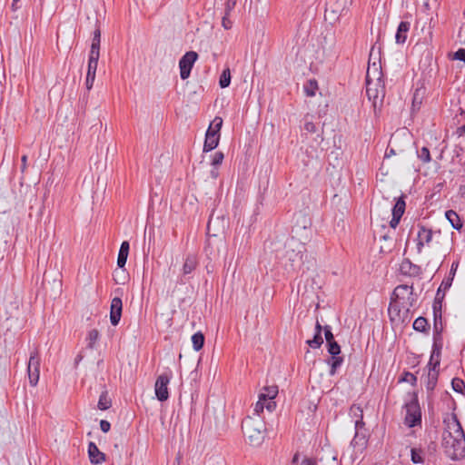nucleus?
I'll return each mask as SVG.
<instances>
[{"label": "nucleus", "mask_w": 465, "mask_h": 465, "mask_svg": "<svg viewBox=\"0 0 465 465\" xmlns=\"http://www.w3.org/2000/svg\"><path fill=\"white\" fill-rule=\"evenodd\" d=\"M375 52V46H372L366 74V94L369 100L372 102L374 110L382 104L385 97V84L382 79V73L375 62L371 64V60L376 58Z\"/></svg>", "instance_id": "f257e3e1"}, {"label": "nucleus", "mask_w": 465, "mask_h": 465, "mask_svg": "<svg viewBox=\"0 0 465 465\" xmlns=\"http://www.w3.org/2000/svg\"><path fill=\"white\" fill-rule=\"evenodd\" d=\"M442 446L451 460H459L465 456V434L457 419H453L443 432Z\"/></svg>", "instance_id": "f03ea898"}, {"label": "nucleus", "mask_w": 465, "mask_h": 465, "mask_svg": "<svg viewBox=\"0 0 465 465\" xmlns=\"http://www.w3.org/2000/svg\"><path fill=\"white\" fill-rule=\"evenodd\" d=\"M223 120L220 116H215L211 122L206 133L203 143V153H208L214 150L220 142L221 129L223 126Z\"/></svg>", "instance_id": "7ed1b4c3"}, {"label": "nucleus", "mask_w": 465, "mask_h": 465, "mask_svg": "<svg viewBox=\"0 0 465 465\" xmlns=\"http://www.w3.org/2000/svg\"><path fill=\"white\" fill-rule=\"evenodd\" d=\"M404 408L406 410L405 424L410 428L420 425L421 411L415 393L409 394V400L406 401Z\"/></svg>", "instance_id": "20e7f679"}, {"label": "nucleus", "mask_w": 465, "mask_h": 465, "mask_svg": "<svg viewBox=\"0 0 465 465\" xmlns=\"http://www.w3.org/2000/svg\"><path fill=\"white\" fill-rule=\"evenodd\" d=\"M440 348L441 347L439 346L436 342L433 344L432 353L428 364L429 371L426 377V389L428 391H433L437 384L439 376V371L437 370V367L440 365Z\"/></svg>", "instance_id": "39448f33"}, {"label": "nucleus", "mask_w": 465, "mask_h": 465, "mask_svg": "<svg viewBox=\"0 0 465 465\" xmlns=\"http://www.w3.org/2000/svg\"><path fill=\"white\" fill-rule=\"evenodd\" d=\"M256 420L248 416L242 422V430L248 444L253 447L262 445V435L258 428L255 427Z\"/></svg>", "instance_id": "423d86ee"}, {"label": "nucleus", "mask_w": 465, "mask_h": 465, "mask_svg": "<svg viewBox=\"0 0 465 465\" xmlns=\"http://www.w3.org/2000/svg\"><path fill=\"white\" fill-rule=\"evenodd\" d=\"M173 378L172 371L161 373L154 383L155 397L159 401H166L169 399L168 385Z\"/></svg>", "instance_id": "0eeeda50"}, {"label": "nucleus", "mask_w": 465, "mask_h": 465, "mask_svg": "<svg viewBox=\"0 0 465 465\" xmlns=\"http://www.w3.org/2000/svg\"><path fill=\"white\" fill-rule=\"evenodd\" d=\"M440 6L439 0H422L421 10L426 13L429 20L428 35L430 40L432 37V29L436 25L435 18L438 16L437 10Z\"/></svg>", "instance_id": "6e6552de"}, {"label": "nucleus", "mask_w": 465, "mask_h": 465, "mask_svg": "<svg viewBox=\"0 0 465 465\" xmlns=\"http://www.w3.org/2000/svg\"><path fill=\"white\" fill-rule=\"evenodd\" d=\"M198 58V54L194 51L186 52L179 61L180 76L183 80L190 76L192 68Z\"/></svg>", "instance_id": "1a4fd4ad"}, {"label": "nucleus", "mask_w": 465, "mask_h": 465, "mask_svg": "<svg viewBox=\"0 0 465 465\" xmlns=\"http://www.w3.org/2000/svg\"><path fill=\"white\" fill-rule=\"evenodd\" d=\"M435 233L440 234V232H433L431 229L427 228L423 225L419 226V231L416 239L418 253H421L424 246L430 245V243L432 242V238Z\"/></svg>", "instance_id": "9d476101"}, {"label": "nucleus", "mask_w": 465, "mask_h": 465, "mask_svg": "<svg viewBox=\"0 0 465 465\" xmlns=\"http://www.w3.org/2000/svg\"><path fill=\"white\" fill-rule=\"evenodd\" d=\"M328 345V352L331 355V359L328 361L331 364L330 374L334 375L336 370L342 364L343 358L339 356L341 353L340 345L334 341L327 343Z\"/></svg>", "instance_id": "9b49d317"}, {"label": "nucleus", "mask_w": 465, "mask_h": 465, "mask_svg": "<svg viewBox=\"0 0 465 465\" xmlns=\"http://www.w3.org/2000/svg\"><path fill=\"white\" fill-rule=\"evenodd\" d=\"M297 245V249H292L286 251V257L291 262V266L293 269H296L300 266L302 257H303V251L305 250L304 246L302 243H297L293 239H292L289 242V247H292L293 245Z\"/></svg>", "instance_id": "f8f14e48"}, {"label": "nucleus", "mask_w": 465, "mask_h": 465, "mask_svg": "<svg viewBox=\"0 0 465 465\" xmlns=\"http://www.w3.org/2000/svg\"><path fill=\"white\" fill-rule=\"evenodd\" d=\"M278 393V386H263V409L265 408L269 412H272L276 409L274 399Z\"/></svg>", "instance_id": "ddd939ff"}, {"label": "nucleus", "mask_w": 465, "mask_h": 465, "mask_svg": "<svg viewBox=\"0 0 465 465\" xmlns=\"http://www.w3.org/2000/svg\"><path fill=\"white\" fill-rule=\"evenodd\" d=\"M123 312V302L120 297H114L110 305V322L113 326H117L120 322Z\"/></svg>", "instance_id": "4468645a"}, {"label": "nucleus", "mask_w": 465, "mask_h": 465, "mask_svg": "<svg viewBox=\"0 0 465 465\" xmlns=\"http://www.w3.org/2000/svg\"><path fill=\"white\" fill-rule=\"evenodd\" d=\"M405 207H406V203L404 201V196H401L396 201V203L391 210L392 219L390 222V225L391 228L395 229L397 227V225L399 224L401 218L405 212Z\"/></svg>", "instance_id": "2eb2a0df"}, {"label": "nucleus", "mask_w": 465, "mask_h": 465, "mask_svg": "<svg viewBox=\"0 0 465 465\" xmlns=\"http://www.w3.org/2000/svg\"><path fill=\"white\" fill-rule=\"evenodd\" d=\"M412 295V287L403 284L397 286L392 293V300L405 306V300L409 301Z\"/></svg>", "instance_id": "dca6fc26"}, {"label": "nucleus", "mask_w": 465, "mask_h": 465, "mask_svg": "<svg viewBox=\"0 0 465 465\" xmlns=\"http://www.w3.org/2000/svg\"><path fill=\"white\" fill-rule=\"evenodd\" d=\"M87 451L90 462L93 465L102 464L103 462L105 461V454L100 451V450L98 449L97 445L94 442H89Z\"/></svg>", "instance_id": "f3484780"}, {"label": "nucleus", "mask_w": 465, "mask_h": 465, "mask_svg": "<svg viewBox=\"0 0 465 465\" xmlns=\"http://www.w3.org/2000/svg\"><path fill=\"white\" fill-rule=\"evenodd\" d=\"M129 251H130V243L128 241H124L121 245H120V249H119V252H118V256H117V266L118 268L120 269H124L125 264H126V262H127V258H128V255H129Z\"/></svg>", "instance_id": "a211bd4d"}, {"label": "nucleus", "mask_w": 465, "mask_h": 465, "mask_svg": "<svg viewBox=\"0 0 465 465\" xmlns=\"http://www.w3.org/2000/svg\"><path fill=\"white\" fill-rule=\"evenodd\" d=\"M411 25L409 22L401 21L398 26L395 40L397 44H404L407 39V34L410 30Z\"/></svg>", "instance_id": "6ab92c4d"}, {"label": "nucleus", "mask_w": 465, "mask_h": 465, "mask_svg": "<svg viewBox=\"0 0 465 465\" xmlns=\"http://www.w3.org/2000/svg\"><path fill=\"white\" fill-rule=\"evenodd\" d=\"M352 0H338L335 4L331 12L333 14H339V15H346L351 5Z\"/></svg>", "instance_id": "aec40b11"}, {"label": "nucleus", "mask_w": 465, "mask_h": 465, "mask_svg": "<svg viewBox=\"0 0 465 465\" xmlns=\"http://www.w3.org/2000/svg\"><path fill=\"white\" fill-rule=\"evenodd\" d=\"M99 57H100V53L89 52L86 74L95 75Z\"/></svg>", "instance_id": "412c9836"}, {"label": "nucleus", "mask_w": 465, "mask_h": 465, "mask_svg": "<svg viewBox=\"0 0 465 465\" xmlns=\"http://www.w3.org/2000/svg\"><path fill=\"white\" fill-rule=\"evenodd\" d=\"M197 259L194 255H187L183 265V273L184 275L192 273L197 267Z\"/></svg>", "instance_id": "4be33fe9"}, {"label": "nucleus", "mask_w": 465, "mask_h": 465, "mask_svg": "<svg viewBox=\"0 0 465 465\" xmlns=\"http://www.w3.org/2000/svg\"><path fill=\"white\" fill-rule=\"evenodd\" d=\"M112 406V400L109 397L108 391H104L99 396V401L97 403V408L101 411H106L110 409Z\"/></svg>", "instance_id": "5701e85b"}, {"label": "nucleus", "mask_w": 465, "mask_h": 465, "mask_svg": "<svg viewBox=\"0 0 465 465\" xmlns=\"http://www.w3.org/2000/svg\"><path fill=\"white\" fill-rule=\"evenodd\" d=\"M319 89L318 83L315 79L308 80L303 85V91L309 97H313Z\"/></svg>", "instance_id": "b1692460"}, {"label": "nucleus", "mask_w": 465, "mask_h": 465, "mask_svg": "<svg viewBox=\"0 0 465 465\" xmlns=\"http://www.w3.org/2000/svg\"><path fill=\"white\" fill-rule=\"evenodd\" d=\"M445 216L454 229L460 230L462 227L460 216L453 210L447 211Z\"/></svg>", "instance_id": "393cba45"}, {"label": "nucleus", "mask_w": 465, "mask_h": 465, "mask_svg": "<svg viewBox=\"0 0 465 465\" xmlns=\"http://www.w3.org/2000/svg\"><path fill=\"white\" fill-rule=\"evenodd\" d=\"M100 45H101V30H100V27L97 26L96 29L93 33V39H92L90 52L100 53Z\"/></svg>", "instance_id": "a878e982"}, {"label": "nucleus", "mask_w": 465, "mask_h": 465, "mask_svg": "<svg viewBox=\"0 0 465 465\" xmlns=\"http://www.w3.org/2000/svg\"><path fill=\"white\" fill-rule=\"evenodd\" d=\"M204 335L201 331H197L192 336V343L194 351H199L204 345Z\"/></svg>", "instance_id": "bb28decb"}, {"label": "nucleus", "mask_w": 465, "mask_h": 465, "mask_svg": "<svg viewBox=\"0 0 465 465\" xmlns=\"http://www.w3.org/2000/svg\"><path fill=\"white\" fill-rule=\"evenodd\" d=\"M351 413L354 416V417H357L358 419L355 420V429L356 430H359L360 428H361L363 425H364V422L362 420V410L361 409L360 406H357V405H352L351 407Z\"/></svg>", "instance_id": "cd10ccee"}, {"label": "nucleus", "mask_w": 465, "mask_h": 465, "mask_svg": "<svg viewBox=\"0 0 465 465\" xmlns=\"http://www.w3.org/2000/svg\"><path fill=\"white\" fill-rule=\"evenodd\" d=\"M40 362L41 359L38 353V351L36 349H34L30 352V357L27 364L28 369H39L40 370Z\"/></svg>", "instance_id": "c85d7f7f"}, {"label": "nucleus", "mask_w": 465, "mask_h": 465, "mask_svg": "<svg viewBox=\"0 0 465 465\" xmlns=\"http://www.w3.org/2000/svg\"><path fill=\"white\" fill-rule=\"evenodd\" d=\"M401 270H403L406 273H409L410 275H417L420 273V271L419 266L412 264L409 261L402 262Z\"/></svg>", "instance_id": "c756f323"}, {"label": "nucleus", "mask_w": 465, "mask_h": 465, "mask_svg": "<svg viewBox=\"0 0 465 465\" xmlns=\"http://www.w3.org/2000/svg\"><path fill=\"white\" fill-rule=\"evenodd\" d=\"M411 461L415 464H421L424 462L423 451L420 449L412 448L411 450Z\"/></svg>", "instance_id": "7c9ffc66"}, {"label": "nucleus", "mask_w": 465, "mask_h": 465, "mask_svg": "<svg viewBox=\"0 0 465 465\" xmlns=\"http://www.w3.org/2000/svg\"><path fill=\"white\" fill-rule=\"evenodd\" d=\"M231 84V72L230 69H224L219 79V85L221 88H226Z\"/></svg>", "instance_id": "2f4dec72"}, {"label": "nucleus", "mask_w": 465, "mask_h": 465, "mask_svg": "<svg viewBox=\"0 0 465 465\" xmlns=\"http://www.w3.org/2000/svg\"><path fill=\"white\" fill-rule=\"evenodd\" d=\"M27 374L29 379V383L31 386L35 387L37 385L40 376V370L39 369H28L27 368Z\"/></svg>", "instance_id": "473e14b6"}, {"label": "nucleus", "mask_w": 465, "mask_h": 465, "mask_svg": "<svg viewBox=\"0 0 465 465\" xmlns=\"http://www.w3.org/2000/svg\"><path fill=\"white\" fill-rule=\"evenodd\" d=\"M428 322L424 317H418L413 322V329L418 331H425Z\"/></svg>", "instance_id": "72a5a7b5"}, {"label": "nucleus", "mask_w": 465, "mask_h": 465, "mask_svg": "<svg viewBox=\"0 0 465 465\" xmlns=\"http://www.w3.org/2000/svg\"><path fill=\"white\" fill-rule=\"evenodd\" d=\"M223 159H224V154L223 152H221V151L215 152L212 155V161H211L212 166L213 167L220 166L223 163Z\"/></svg>", "instance_id": "f704fd0d"}, {"label": "nucleus", "mask_w": 465, "mask_h": 465, "mask_svg": "<svg viewBox=\"0 0 465 465\" xmlns=\"http://www.w3.org/2000/svg\"><path fill=\"white\" fill-rule=\"evenodd\" d=\"M451 385L455 391L463 393V391L465 390V383L462 380L454 378L451 381Z\"/></svg>", "instance_id": "c9c22d12"}, {"label": "nucleus", "mask_w": 465, "mask_h": 465, "mask_svg": "<svg viewBox=\"0 0 465 465\" xmlns=\"http://www.w3.org/2000/svg\"><path fill=\"white\" fill-rule=\"evenodd\" d=\"M307 343L312 348H319L323 343V339L319 333H315L313 339L308 340Z\"/></svg>", "instance_id": "e433bc0d"}, {"label": "nucleus", "mask_w": 465, "mask_h": 465, "mask_svg": "<svg viewBox=\"0 0 465 465\" xmlns=\"http://www.w3.org/2000/svg\"><path fill=\"white\" fill-rule=\"evenodd\" d=\"M99 338V332L97 330L94 329V330H91L89 332H88V336H87V340H88V346L90 348H93L94 344L96 342V341L98 340Z\"/></svg>", "instance_id": "4c0bfd02"}, {"label": "nucleus", "mask_w": 465, "mask_h": 465, "mask_svg": "<svg viewBox=\"0 0 465 465\" xmlns=\"http://www.w3.org/2000/svg\"><path fill=\"white\" fill-rule=\"evenodd\" d=\"M418 157L423 162V163H429L430 161V151L427 147H422L420 150L417 152Z\"/></svg>", "instance_id": "58836bf2"}, {"label": "nucleus", "mask_w": 465, "mask_h": 465, "mask_svg": "<svg viewBox=\"0 0 465 465\" xmlns=\"http://www.w3.org/2000/svg\"><path fill=\"white\" fill-rule=\"evenodd\" d=\"M257 401L254 408L255 414L259 417L260 413L262 412V391H258L257 392Z\"/></svg>", "instance_id": "ea45409f"}, {"label": "nucleus", "mask_w": 465, "mask_h": 465, "mask_svg": "<svg viewBox=\"0 0 465 465\" xmlns=\"http://www.w3.org/2000/svg\"><path fill=\"white\" fill-rule=\"evenodd\" d=\"M453 278L449 276L447 279L443 280L440 288L438 289V294L443 289L444 291L449 289L452 284Z\"/></svg>", "instance_id": "a19ab883"}, {"label": "nucleus", "mask_w": 465, "mask_h": 465, "mask_svg": "<svg viewBox=\"0 0 465 465\" xmlns=\"http://www.w3.org/2000/svg\"><path fill=\"white\" fill-rule=\"evenodd\" d=\"M237 0H225L224 8L226 9V15H230L235 7Z\"/></svg>", "instance_id": "79ce46f5"}, {"label": "nucleus", "mask_w": 465, "mask_h": 465, "mask_svg": "<svg viewBox=\"0 0 465 465\" xmlns=\"http://www.w3.org/2000/svg\"><path fill=\"white\" fill-rule=\"evenodd\" d=\"M230 15H226V9L224 8V14L222 19V25L225 29H230L232 27V21L228 18Z\"/></svg>", "instance_id": "37998d69"}, {"label": "nucleus", "mask_w": 465, "mask_h": 465, "mask_svg": "<svg viewBox=\"0 0 465 465\" xmlns=\"http://www.w3.org/2000/svg\"><path fill=\"white\" fill-rule=\"evenodd\" d=\"M324 335H325V340L327 341V343H329L330 341H334V337H333V334L331 332V327L326 325L324 327Z\"/></svg>", "instance_id": "c03bdc74"}, {"label": "nucleus", "mask_w": 465, "mask_h": 465, "mask_svg": "<svg viewBox=\"0 0 465 465\" xmlns=\"http://www.w3.org/2000/svg\"><path fill=\"white\" fill-rule=\"evenodd\" d=\"M401 381L411 382L413 384L416 382L417 379L414 374L407 371L404 373V377Z\"/></svg>", "instance_id": "a18cd8bd"}, {"label": "nucleus", "mask_w": 465, "mask_h": 465, "mask_svg": "<svg viewBox=\"0 0 465 465\" xmlns=\"http://www.w3.org/2000/svg\"><path fill=\"white\" fill-rule=\"evenodd\" d=\"M100 429L103 432L107 433L111 429V423L106 420H101Z\"/></svg>", "instance_id": "49530a36"}, {"label": "nucleus", "mask_w": 465, "mask_h": 465, "mask_svg": "<svg viewBox=\"0 0 465 465\" xmlns=\"http://www.w3.org/2000/svg\"><path fill=\"white\" fill-rule=\"evenodd\" d=\"M94 79L95 75L86 74L85 86L87 90H91L93 88Z\"/></svg>", "instance_id": "de8ad7c7"}, {"label": "nucleus", "mask_w": 465, "mask_h": 465, "mask_svg": "<svg viewBox=\"0 0 465 465\" xmlns=\"http://www.w3.org/2000/svg\"><path fill=\"white\" fill-rule=\"evenodd\" d=\"M275 425H277V422L272 421V423H266L264 431L267 434H274L275 433Z\"/></svg>", "instance_id": "09e8293b"}, {"label": "nucleus", "mask_w": 465, "mask_h": 465, "mask_svg": "<svg viewBox=\"0 0 465 465\" xmlns=\"http://www.w3.org/2000/svg\"><path fill=\"white\" fill-rule=\"evenodd\" d=\"M454 58L457 59V60L465 62V50L464 49H459L454 54Z\"/></svg>", "instance_id": "8fccbe9b"}, {"label": "nucleus", "mask_w": 465, "mask_h": 465, "mask_svg": "<svg viewBox=\"0 0 465 465\" xmlns=\"http://www.w3.org/2000/svg\"><path fill=\"white\" fill-rule=\"evenodd\" d=\"M304 128H305L306 131H308L310 133H315L316 132V127H315L314 124L312 123V122H307L304 124Z\"/></svg>", "instance_id": "3c124183"}, {"label": "nucleus", "mask_w": 465, "mask_h": 465, "mask_svg": "<svg viewBox=\"0 0 465 465\" xmlns=\"http://www.w3.org/2000/svg\"><path fill=\"white\" fill-rule=\"evenodd\" d=\"M458 266H459V262L458 261L452 262L451 267H450V277L454 278L456 271L458 269Z\"/></svg>", "instance_id": "603ef678"}, {"label": "nucleus", "mask_w": 465, "mask_h": 465, "mask_svg": "<svg viewBox=\"0 0 465 465\" xmlns=\"http://www.w3.org/2000/svg\"><path fill=\"white\" fill-rule=\"evenodd\" d=\"M418 92L419 91L417 90L416 93L413 95V101H412L413 108L419 107V105L421 104V100L419 99V97H418V94H419Z\"/></svg>", "instance_id": "864d4df0"}, {"label": "nucleus", "mask_w": 465, "mask_h": 465, "mask_svg": "<svg viewBox=\"0 0 465 465\" xmlns=\"http://www.w3.org/2000/svg\"><path fill=\"white\" fill-rule=\"evenodd\" d=\"M459 37L460 41H462L465 44V23L460 27V30L459 32Z\"/></svg>", "instance_id": "5fc2aeb1"}, {"label": "nucleus", "mask_w": 465, "mask_h": 465, "mask_svg": "<svg viewBox=\"0 0 465 465\" xmlns=\"http://www.w3.org/2000/svg\"><path fill=\"white\" fill-rule=\"evenodd\" d=\"M210 175L212 178L216 179L219 176L218 167H213L210 172Z\"/></svg>", "instance_id": "6e6d98bb"}, {"label": "nucleus", "mask_w": 465, "mask_h": 465, "mask_svg": "<svg viewBox=\"0 0 465 465\" xmlns=\"http://www.w3.org/2000/svg\"><path fill=\"white\" fill-rule=\"evenodd\" d=\"M20 1H21V0H13V2H12V5H11V9H12L13 11H16V10H18V9L21 7V5H18V3H19Z\"/></svg>", "instance_id": "4d7b16f0"}, {"label": "nucleus", "mask_w": 465, "mask_h": 465, "mask_svg": "<svg viewBox=\"0 0 465 465\" xmlns=\"http://www.w3.org/2000/svg\"><path fill=\"white\" fill-rule=\"evenodd\" d=\"M26 161H27V156L26 155H23L22 158H21V162H22L21 170H22V172H25V170L26 169Z\"/></svg>", "instance_id": "13d9d810"}, {"label": "nucleus", "mask_w": 465, "mask_h": 465, "mask_svg": "<svg viewBox=\"0 0 465 465\" xmlns=\"http://www.w3.org/2000/svg\"><path fill=\"white\" fill-rule=\"evenodd\" d=\"M322 325L320 324L319 322H316V325H315V333H319V335H322Z\"/></svg>", "instance_id": "bf43d9fd"}, {"label": "nucleus", "mask_w": 465, "mask_h": 465, "mask_svg": "<svg viewBox=\"0 0 465 465\" xmlns=\"http://www.w3.org/2000/svg\"><path fill=\"white\" fill-rule=\"evenodd\" d=\"M212 223H213V220H212V218H210L209 221H208V223H207V232H208V233H210V232H211Z\"/></svg>", "instance_id": "052dcab7"}, {"label": "nucleus", "mask_w": 465, "mask_h": 465, "mask_svg": "<svg viewBox=\"0 0 465 465\" xmlns=\"http://www.w3.org/2000/svg\"><path fill=\"white\" fill-rule=\"evenodd\" d=\"M460 193L462 197H465V186L460 188Z\"/></svg>", "instance_id": "680f3d73"}, {"label": "nucleus", "mask_w": 465, "mask_h": 465, "mask_svg": "<svg viewBox=\"0 0 465 465\" xmlns=\"http://www.w3.org/2000/svg\"><path fill=\"white\" fill-rule=\"evenodd\" d=\"M81 359H82V357H81V356H78V357L76 358V362H78V361H80Z\"/></svg>", "instance_id": "e2e57ef3"}, {"label": "nucleus", "mask_w": 465, "mask_h": 465, "mask_svg": "<svg viewBox=\"0 0 465 465\" xmlns=\"http://www.w3.org/2000/svg\"><path fill=\"white\" fill-rule=\"evenodd\" d=\"M254 81H255V75H253L252 80V84H254Z\"/></svg>", "instance_id": "0e129e2a"}, {"label": "nucleus", "mask_w": 465, "mask_h": 465, "mask_svg": "<svg viewBox=\"0 0 465 465\" xmlns=\"http://www.w3.org/2000/svg\"><path fill=\"white\" fill-rule=\"evenodd\" d=\"M377 54L378 55L380 54V48H378V50H377Z\"/></svg>", "instance_id": "69168bd1"}]
</instances>
